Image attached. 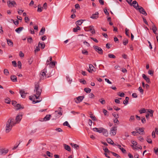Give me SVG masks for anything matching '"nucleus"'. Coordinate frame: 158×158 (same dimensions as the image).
<instances>
[{
	"label": "nucleus",
	"mask_w": 158,
	"mask_h": 158,
	"mask_svg": "<svg viewBox=\"0 0 158 158\" xmlns=\"http://www.w3.org/2000/svg\"><path fill=\"white\" fill-rule=\"evenodd\" d=\"M34 91L36 92V94L33 96L36 99H39L42 92V89L40 88L39 83L37 82L35 84Z\"/></svg>",
	"instance_id": "obj_1"
},
{
	"label": "nucleus",
	"mask_w": 158,
	"mask_h": 158,
	"mask_svg": "<svg viewBox=\"0 0 158 158\" xmlns=\"http://www.w3.org/2000/svg\"><path fill=\"white\" fill-rule=\"evenodd\" d=\"M11 120H8L6 127L5 131L6 133H9L11 130L13 126L10 124Z\"/></svg>",
	"instance_id": "obj_2"
},
{
	"label": "nucleus",
	"mask_w": 158,
	"mask_h": 158,
	"mask_svg": "<svg viewBox=\"0 0 158 158\" xmlns=\"http://www.w3.org/2000/svg\"><path fill=\"white\" fill-rule=\"evenodd\" d=\"M47 73V69H44L42 70L40 74V81H41L42 80H43L45 78H46V73Z\"/></svg>",
	"instance_id": "obj_3"
},
{
	"label": "nucleus",
	"mask_w": 158,
	"mask_h": 158,
	"mask_svg": "<svg viewBox=\"0 0 158 158\" xmlns=\"http://www.w3.org/2000/svg\"><path fill=\"white\" fill-rule=\"evenodd\" d=\"M134 8L137 10H139V12L144 15L146 16L147 15V13L145 10L141 6H140L138 8H137L135 6H134Z\"/></svg>",
	"instance_id": "obj_4"
},
{
	"label": "nucleus",
	"mask_w": 158,
	"mask_h": 158,
	"mask_svg": "<svg viewBox=\"0 0 158 158\" xmlns=\"http://www.w3.org/2000/svg\"><path fill=\"white\" fill-rule=\"evenodd\" d=\"M84 29L85 31H91V32L92 34L95 33V31L94 28V27L93 26H90L87 27H85Z\"/></svg>",
	"instance_id": "obj_5"
},
{
	"label": "nucleus",
	"mask_w": 158,
	"mask_h": 158,
	"mask_svg": "<svg viewBox=\"0 0 158 158\" xmlns=\"http://www.w3.org/2000/svg\"><path fill=\"white\" fill-rule=\"evenodd\" d=\"M117 127L113 126L110 129V134L111 135L114 136L116 134L117 132Z\"/></svg>",
	"instance_id": "obj_6"
},
{
	"label": "nucleus",
	"mask_w": 158,
	"mask_h": 158,
	"mask_svg": "<svg viewBox=\"0 0 158 158\" xmlns=\"http://www.w3.org/2000/svg\"><path fill=\"white\" fill-rule=\"evenodd\" d=\"M23 115V113L22 112H21L19 113L18 114V115L16 116L15 120L16 121L17 123H19L21 119L22 118V116Z\"/></svg>",
	"instance_id": "obj_7"
},
{
	"label": "nucleus",
	"mask_w": 158,
	"mask_h": 158,
	"mask_svg": "<svg viewBox=\"0 0 158 158\" xmlns=\"http://www.w3.org/2000/svg\"><path fill=\"white\" fill-rule=\"evenodd\" d=\"M7 5L9 7L12 8L17 5V4L15 1H9L7 2Z\"/></svg>",
	"instance_id": "obj_8"
},
{
	"label": "nucleus",
	"mask_w": 158,
	"mask_h": 158,
	"mask_svg": "<svg viewBox=\"0 0 158 158\" xmlns=\"http://www.w3.org/2000/svg\"><path fill=\"white\" fill-rule=\"evenodd\" d=\"M94 48L95 51L100 54H102L103 51L102 48L96 46H94Z\"/></svg>",
	"instance_id": "obj_9"
},
{
	"label": "nucleus",
	"mask_w": 158,
	"mask_h": 158,
	"mask_svg": "<svg viewBox=\"0 0 158 158\" xmlns=\"http://www.w3.org/2000/svg\"><path fill=\"white\" fill-rule=\"evenodd\" d=\"M84 98V96H79L74 99L75 102L77 103H79L82 101Z\"/></svg>",
	"instance_id": "obj_10"
},
{
	"label": "nucleus",
	"mask_w": 158,
	"mask_h": 158,
	"mask_svg": "<svg viewBox=\"0 0 158 158\" xmlns=\"http://www.w3.org/2000/svg\"><path fill=\"white\" fill-rule=\"evenodd\" d=\"M135 130L137 133H138L140 135H142L144 132V128L137 127L135 128Z\"/></svg>",
	"instance_id": "obj_11"
},
{
	"label": "nucleus",
	"mask_w": 158,
	"mask_h": 158,
	"mask_svg": "<svg viewBox=\"0 0 158 158\" xmlns=\"http://www.w3.org/2000/svg\"><path fill=\"white\" fill-rule=\"evenodd\" d=\"M63 110L62 109L61 107H59L57 110L55 111V113L56 115L59 114L60 115H62Z\"/></svg>",
	"instance_id": "obj_12"
},
{
	"label": "nucleus",
	"mask_w": 158,
	"mask_h": 158,
	"mask_svg": "<svg viewBox=\"0 0 158 158\" xmlns=\"http://www.w3.org/2000/svg\"><path fill=\"white\" fill-rule=\"evenodd\" d=\"M104 129V128L102 127H100L99 128L95 127L93 129V130L94 131H97L99 133H101L103 131Z\"/></svg>",
	"instance_id": "obj_13"
},
{
	"label": "nucleus",
	"mask_w": 158,
	"mask_h": 158,
	"mask_svg": "<svg viewBox=\"0 0 158 158\" xmlns=\"http://www.w3.org/2000/svg\"><path fill=\"white\" fill-rule=\"evenodd\" d=\"M98 12H96L95 13L93 14L90 18L93 19H96L98 18Z\"/></svg>",
	"instance_id": "obj_14"
},
{
	"label": "nucleus",
	"mask_w": 158,
	"mask_h": 158,
	"mask_svg": "<svg viewBox=\"0 0 158 158\" xmlns=\"http://www.w3.org/2000/svg\"><path fill=\"white\" fill-rule=\"evenodd\" d=\"M19 93L21 94V97L23 98H25L26 95L27 94V93H25L24 90H20Z\"/></svg>",
	"instance_id": "obj_15"
},
{
	"label": "nucleus",
	"mask_w": 158,
	"mask_h": 158,
	"mask_svg": "<svg viewBox=\"0 0 158 158\" xmlns=\"http://www.w3.org/2000/svg\"><path fill=\"white\" fill-rule=\"evenodd\" d=\"M8 149H0V155H6L8 152Z\"/></svg>",
	"instance_id": "obj_16"
},
{
	"label": "nucleus",
	"mask_w": 158,
	"mask_h": 158,
	"mask_svg": "<svg viewBox=\"0 0 158 158\" xmlns=\"http://www.w3.org/2000/svg\"><path fill=\"white\" fill-rule=\"evenodd\" d=\"M8 120H11L10 124L13 126H14L16 124L18 123L17 122L15 119V120L13 118H10Z\"/></svg>",
	"instance_id": "obj_17"
},
{
	"label": "nucleus",
	"mask_w": 158,
	"mask_h": 158,
	"mask_svg": "<svg viewBox=\"0 0 158 158\" xmlns=\"http://www.w3.org/2000/svg\"><path fill=\"white\" fill-rule=\"evenodd\" d=\"M51 117V115L50 114H47L43 118L44 121H46L49 120Z\"/></svg>",
	"instance_id": "obj_18"
},
{
	"label": "nucleus",
	"mask_w": 158,
	"mask_h": 158,
	"mask_svg": "<svg viewBox=\"0 0 158 158\" xmlns=\"http://www.w3.org/2000/svg\"><path fill=\"white\" fill-rule=\"evenodd\" d=\"M143 78L148 83H150V80L149 78L147 77L145 74H142Z\"/></svg>",
	"instance_id": "obj_19"
},
{
	"label": "nucleus",
	"mask_w": 158,
	"mask_h": 158,
	"mask_svg": "<svg viewBox=\"0 0 158 158\" xmlns=\"http://www.w3.org/2000/svg\"><path fill=\"white\" fill-rule=\"evenodd\" d=\"M107 142L109 143V144H110L112 145H113L114 146L116 145L114 143V142H113V141L110 138H108L107 139Z\"/></svg>",
	"instance_id": "obj_20"
},
{
	"label": "nucleus",
	"mask_w": 158,
	"mask_h": 158,
	"mask_svg": "<svg viewBox=\"0 0 158 158\" xmlns=\"http://www.w3.org/2000/svg\"><path fill=\"white\" fill-rule=\"evenodd\" d=\"M89 70L88 69V71L89 73H92L94 71V68L93 65L92 64H89Z\"/></svg>",
	"instance_id": "obj_21"
},
{
	"label": "nucleus",
	"mask_w": 158,
	"mask_h": 158,
	"mask_svg": "<svg viewBox=\"0 0 158 158\" xmlns=\"http://www.w3.org/2000/svg\"><path fill=\"white\" fill-rule=\"evenodd\" d=\"M64 148L65 150H67L69 152H70L71 151V148L67 144H64Z\"/></svg>",
	"instance_id": "obj_22"
},
{
	"label": "nucleus",
	"mask_w": 158,
	"mask_h": 158,
	"mask_svg": "<svg viewBox=\"0 0 158 158\" xmlns=\"http://www.w3.org/2000/svg\"><path fill=\"white\" fill-rule=\"evenodd\" d=\"M24 29V28L23 27H20L17 29H16L15 30V31L16 32H17L18 33H19L20 32Z\"/></svg>",
	"instance_id": "obj_23"
},
{
	"label": "nucleus",
	"mask_w": 158,
	"mask_h": 158,
	"mask_svg": "<svg viewBox=\"0 0 158 158\" xmlns=\"http://www.w3.org/2000/svg\"><path fill=\"white\" fill-rule=\"evenodd\" d=\"M15 107H16V110H18L21 109H23L24 108V107L22 106L20 104H17Z\"/></svg>",
	"instance_id": "obj_24"
},
{
	"label": "nucleus",
	"mask_w": 158,
	"mask_h": 158,
	"mask_svg": "<svg viewBox=\"0 0 158 158\" xmlns=\"http://www.w3.org/2000/svg\"><path fill=\"white\" fill-rule=\"evenodd\" d=\"M85 20H82V19H80L79 20H77V22H76V24L77 25H81L83 21H85Z\"/></svg>",
	"instance_id": "obj_25"
},
{
	"label": "nucleus",
	"mask_w": 158,
	"mask_h": 158,
	"mask_svg": "<svg viewBox=\"0 0 158 158\" xmlns=\"http://www.w3.org/2000/svg\"><path fill=\"white\" fill-rule=\"evenodd\" d=\"M45 28L44 27H42L39 33L40 35H43L44 33Z\"/></svg>",
	"instance_id": "obj_26"
},
{
	"label": "nucleus",
	"mask_w": 158,
	"mask_h": 158,
	"mask_svg": "<svg viewBox=\"0 0 158 158\" xmlns=\"http://www.w3.org/2000/svg\"><path fill=\"white\" fill-rule=\"evenodd\" d=\"M71 145L74 148H76V149H78L79 148V146L77 144H74V143H70Z\"/></svg>",
	"instance_id": "obj_27"
},
{
	"label": "nucleus",
	"mask_w": 158,
	"mask_h": 158,
	"mask_svg": "<svg viewBox=\"0 0 158 158\" xmlns=\"http://www.w3.org/2000/svg\"><path fill=\"white\" fill-rule=\"evenodd\" d=\"M132 5H133V6L134 7L135 6L137 8H138L140 6H139L138 3L136 1H134L132 3Z\"/></svg>",
	"instance_id": "obj_28"
},
{
	"label": "nucleus",
	"mask_w": 158,
	"mask_h": 158,
	"mask_svg": "<svg viewBox=\"0 0 158 158\" xmlns=\"http://www.w3.org/2000/svg\"><path fill=\"white\" fill-rule=\"evenodd\" d=\"M103 131L102 132L103 135L106 137L108 135V132L107 130L104 129Z\"/></svg>",
	"instance_id": "obj_29"
},
{
	"label": "nucleus",
	"mask_w": 158,
	"mask_h": 158,
	"mask_svg": "<svg viewBox=\"0 0 158 158\" xmlns=\"http://www.w3.org/2000/svg\"><path fill=\"white\" fill-rule=\"evenodd\" d=\"M10 78L11 80L13 81V82H16L17 81V77H16L15 76H12L10 77Z\"/></svg>",
	"instance_id": "obj_30"
},
{
	"label": "nucleus",
	"mask_w": 158,
	"mask_h": 158,
	"mask_svg": "<svg viewBox=\"0 0 158 158\" xmlns=\"http://www.w3.org/2000/svg\"><path fill=\"white\" fill-rule=\"evenodd\" d=\"M6 40L7 44L9 46H13V43L9 39H6Z\"/></svg>",
	"instance_id": "obj_31"
},
{
	"label": "nucleus",
	"mask_w": 158,
	"mask_h": 158,
	"mask_svg": "<svg viewBox=\"0 0 158 158\" xmlns=\"http://www.w3.org/2000/svg\"><path fill=\"white\" fill-rule=\"evenodd\" d=\"M152 30L153 31V33L155 34L156 35L157 34L156 31L157 30V29L156 27L154 25L152 26Z\"/></svg>",
	"instance_id": "obj_32"
},
{
	"label": "nucleus",
	"mask_w": 158,
	"mask_h": 158,
	"mask_svg": "<svg viewBox=\"0 0 158 158\" xmlns=\"http://www.w3.org/2000/svg\"><path fill=\"white\" fill-rule=\"evenodd\" d=\"M148 112L149 113V114H150V116L151 117H152L153 115V113L154 112V111L152 110L151 109H148L147 110Z\"/></svg>",
	"instance_id": "obj_33"
},
{
	"label": "nucleus",
	"mask_w": 158,
	"mask_h": 158,
	"mask_svg": "<svg viewBox=\"0 0 158 158\" xmlns=\"http://www.w3.org/2000/svg\"><path fill=\"white\" fill-rule=\"evenodd\" d=\"M99 101L100 102V103L102 104H104L106 103V101L104 98H102L99 100Z\"/></svg>",
	"instance_id": "obj_34"
},
{
	"label": "nucleus",
	"mask_w": 158,
	"mask_h": 158,
	"mask_svg": "<svg viewBox=\"0 0 158 158\" xmlns=\"http://www.w3.org/2000/svg\"><path fill=\"white\" fill-rule=\"evenodd\" d=\"M129 100V98L127 97H126L125 98V100H124L123 101V104L125 105L127 104L128 103Z\"/></svg>",
	"instance_id": "obj_35"
},
{
	"label": "nucleus",
	"mask_w": 158,
	"mask_h": 158,
	"mask_svg": "<svg viewBox=\"0 0 158 158\" xmlns=\"http://www.w3.org/2000/svg\"><path fill=\"white\" fill-rule=\"evenodd\" d=\"M147 109H146L144 108L141 109L139 111V112L140 114H142L143 113H145L146 112V110Z\"/></svg>",
	"instance_id": "obj_36"
},
{
	"label": "nucleus",
	"mask_w": 158,
	"mask_h": 158,
	"mask_svg": "<svg viewBox=\"0 0 158 158\" xmlns=\"http://www.w3.org/2000/svg\"><path fill=\"white\" fill-rule=\"evenodd\" d=\"M40 47L41 48L44 49L45 48V45L44 42L43 44L39 42L38 44V46L40 47Z\"/></svg>",
	"instance_id": "obj_37"
},
{
	"label": "nucleus",
	"mask_w": 158,
	"mask_h": 158,
	"mask_svg": "<svg viewBox=\"0 0 158 158\" xmlns=\"http://www.w3.org/2000/svg\"><path fill=\"white\" fill-rule=\"evenodd\" d=\"M128 43V40L126 39L125 38L123 41V44L124 45H126Z\"/></svg>",
	"instance_id": "obj_38"
},
{
	"label": "nucleus",
	"mask_w": 158,
	"mask_h": 158,
	"mask_svg": "<svg viewBox=\"0 0 158 158\" xmlns=\"http://www.w3.org/2000/svg\"><path fill=\"white\" fill-rule=\"evenodd\" d=\"M110 153H111L114 156L116 157L117 158H120V156L116 153L112 152H110Z\"/></svg>",
	"instance_id": "obj_39"
},
{
	"label": "nucleus",
	"mask_w": 158,
	"mask_h": 158,
	"mask_svg": "<svg viewBox=\"0 0 158 158\" xmlns=\"http://www.w3.org/2000/svg\"><path fill=\"white\" fill-rule=\"evenodd\" d=\"M125 34L126 35L128 36V37H130V35L129 32V30L127 28H126L125 29Z\"/></svg>",
	"instance_id": "obj_40"
},
{
	"label": "nucleus",
	"mask_w": 158,
	"mask_h": 158,
	"mask_svg": "<svg viewBox=\"0 0 158 158\" xmlns=\"http://www.w3.org/2000/svg\"><path fill=\"white\" fill-rule=\"evenodd\" d=\"M84 90L85 92L87 93H89L91 91V89L89 88H85L84 89Z\"/></svg>",
	"instance_id": "obj_41"
},
{
	"label": "nucleus",
	"mask_w": 158,
	"mask_h": 158,
	"mask_svg": "<svg viewBox=\"0 0 158 158\" xmlns=\"http://www.w3.org/2000/svg\"><path fill=\"white\" fill-rule=\"evenodd\" d=\"M63 125L64 126H67L68 127H69L70 128L71 127V126L69 124V123H68V122L67 121H65V122H64L63 123Z\"/></svg>",
	"instance_id": "obj_42"
},
{
	"label": "nucleus",
	"mask_w": 158,
	"mask_h": 158,
	"mask_svg": "<svg viewBox=\"0 0 158 158\" xmlns=\"http://www.w3.org/2000/svg\"><path fill=\"white\" fill-rule=\"evenodd\" d=\"M108 56L111 58L114 59L115 58V56L113 54H109L108 55Z\"/></svg>",
	"instance_id": "obj_43"
},
{
	"label": "nucleus",
	"mask_w": 158,
	"mask_h": 158,
	"mask_svg": "<svg viewBox=\"0 0 158 158\" xmlns=\"http://www.w3.org/2000/svg\"><path fill=\"white\" fill-rule=\"evenodd\" d=\"M5 102L7 104H10V99L9 98H7L5 99Z\"/></svg>",
	"instance_id": "obj_44"
},
{
	"label": "nucleus",
	"mask_w": 158,
	"mask_h": 158,
	"mask_svg": "<svg viewBox=\"0 0 158 158\" xmlns=\"http://www.w3.org/2000/svg\"><path fill=\"white\" fill-rule=\"evenodd\" d=\"M117 94L121 97H124L125 95V94L123 93H121L120 92L118 93Z\"/></svg>",
	"instance_id": "obj_45"
},
{
	"label": "nucleus",
	"mask_w": 158,
	"mask_h": 158,
	"mask_svg": "<svg viewBox=\"0 0 158 158\" xmlns=\"http://www.w3.org/2000/svg\"><path fill=\"white\" fill-rule=\"evenodd\" d=\"M4 73L6 76H8L9 74V72L7 69H5L4 70Z\"/></svg>",
	"instance_id": "obj_46"
},
{
	"label": "nucleus",
	"mask_w": 158,
	"mask_h": 158,
	"mask_svg": "<svg viewBox=\"0 0 158 158\" xmlns=\"http://www.w3.org/2000/svg\"><path fill=\"white\" fill-rule=\"evenodd\" d=\"M154 152L157 155H158V148L156 147H155L154 148Z\"/></svg>",
	"instance_id": "obj_47"
},
{
	"label": "nucleus",
	"mask_w": 158,
	"mask_h": 158,
	"mask_svg": "<svg viewBox=\"0 0 158 158\" xmlns=\"http://www.w3.org/2000/svg\"><path fill=\"white\" fill-rule=\"evenodd\" d=\"M55 65V63L53 61H51L50 63V66L52 67H54Z\"/></svg>",
	"instance_id": "obj_48"
},
{
	"label": "nucleus",
	"mask_w": 158,
	"mask_h": 158,
	"mask_svg": "<svg viewBox=\"0 0 158 158\" xmlns=\"http://www.w3.org/2000/svg\"><path fill=\"white\" fill-rule=\"evenodd\" d=\"M18 63V68L19 69H21V66H22V64L21 63L20 61H18L17 62Z\"/></svg>",
	"instance_id": "obj_49"
},
{
	"label": "nucleus",
	"mask_w": 158,
	"mask_h": 158,
	"mask_svg": "<svg viewBox=\"0 0 158 158\" xmlns=\"http://www.w3.org/2000/svg\"><path fill=\"white\" fill-rule=\"evenodd\" d=\"M147 141L148 143H151L152 142V139L150 138H149L148 137L147 138Z\"/></svg>",
	"instance_id": "obj_50"
},
{
	"label": "nucleus",
	"mask_w": 158,
	"mask_h": 158,
	"mask_svg": "<svg viewBox=\"0 0 158 158\" xmlns=\"http://www.w3.org/2000/svg\"><path fill=\"white\" fill-rule=\"evenodd\" d=\"M66 79L68 81L69 83L70 84L72 82V80L71 79L69 76H66Z\"/></svg>",
	"instance_id": "obj_51"
},
{
	"label": "nucleus",
	"mask_w": 158,
	"mask_h": 158,
	"mask_svg": "<svg viewBox=\"0 0 158 158\" xmlns=\"http://www.w3.org/2000/svg\"><path fill=\"white\" fill-rule=\"evenodd\" d=\"M135 119V117L134 115H131L129 119V121L131 122Z\"/></svg>",
	"instance_id": "obj_52"
},
{
	"label": "nucleus",
	"mask_w": 158,
	"mask_h": 158,
	"mask_svg": "<svg viewBox=\"0 0 158 158\" xmlns=\"http://www.w3.org/2000/svg\"><path fill=\"white\" fill-rule=\"evenodd\" d=\"M82 52L83 54L84 55H88V52L86 50H82Z\"/></svg>",
	"instance_id": "obj_53"
},
{
	"label": "nucleus",
	"mask_w": 158,
	"mask_h": 158,
	"mask_svg": "<svg viewBox=\"0 0 158 158\" xmlns=\"http://www.w3.org/2000/svg\"><path fill=\"white\" fill-rule=\"evenodd\" d=\"M71 113L74 115H75L76 114H78L80 113L79 112H75L74 111H71Z\"/></svg>",
	"instance_id": "obj_54"
},
{
	"label": "nucleus",
	"mask_w": 158,
	"mask_h": 158,
	"mask_svg": "<svg viewBox=\"0 0 158 158\" xmlns=\"http://www.w3.org/2000/svg\"><path fill=\"white\" fill-rule=\"evenodd\" d=\"M27 42L28 43H31L32 41V39L31 37H29L27 39Z\"/></svg>",
	"instance_id": "obj_55"
},
{
	"label": "nucleus",
	"mask_w": 158,
	"mask_h": 158,
	"mask_svg": "<svg viewBox=\"0 0 158 158\" xmlns=\"http://www.w3.org/2000/svg\"><path fill=\"white\" fill-rule=\"evenodd\" d=\"M154 71L152 70H149L148 72V73L149 74L152 76L153 74Z\"/></svg>",
	"instance_id": "obj_56"
},
{
	"label": "nucleus",
	"mask_w": 158,
	"mask_h": 158,
	"mask_svg": "<svg viewBox=\"0 0 158 158\" xmlns=\"http://www.w3.org/2000/svg\"><path fill=\"white\" fill-rule=\"evenodd\" d=\"M138 89L139 92L141 93V94H143V90L142 89V88L141 87H139Z\"/></svg>",
	"instance_id": "obj_57"
},
{
	"label": "nucleus",
	"mask_w": 158,
	"mask_h": 158,
	"mask_svg": "<svg viewBox=\"0 0 158 158\" xmlns=\"http://www.w3.org/2000/svg\"><path fill=\"white\" fill-rule=\"evenodd\" d=\"M80 82L81 83H82L84 84H86V81L84 79H80Z\"/></svg>",
	"instance_id": "obj_58"
},
{
	"label": "nucleus",
	"mask_w": 158,
	"mask_h": 158,
	"mask_svg": "<svg viewBox=\"0 0 158 158\" xmlns=\"http://www.w3.org/2000/svg\"><path fill=\"white\" fill-rule=\"evenodd\" d=\"M113 115L115 118H118V114H116L115 113L113 114Z\"/></svg>",
	"instance_id": "obj_59"
},
{
	"label": "nucleus",
	"mask_w": 158,
	"mask_h": 158,
	"mask_svg": "<svg viewBox=\"0 0 158 158\" xmlns=\"http://www.w3.org/2000/svg\"><path fill=\"white\" fill-rule=\"evenodd\" d=\"M25 22L27 23L30 20L27 17H25L24 18Z\"/></svg>",
	"instance_id": "obj_60"
},
{
	"label": "nucleus",
	"mask_w": 158,
	"mask_h": 158,
	"mask_svg": "<svg viewBox=\"0 0 158 158\" xmlns=\"http://www.w3.org/2000/svg\"><path fill=\"white\" fill-rule=\"evenodd\" d=\"M90 117L92 118V119L93 120H96V117L94 116H92V114H90Z\"/></svg>",
	"instance_id": "obj_61"
},
{
	"label": "nucleus",
	"mask_w": 158,
	"mask_h": 158,
	"mask_svg": "<svg viewBox=\"0 0 158 158\" xmlns=\"http://www.w3.org/2000/svg\"><path fill=\"white\" fill-rule=\"evenodd\" d=\"M94 97V95L93 93H91L89 94V97L90 98H93Z\"/></svg>",
	"instance_id": "obj_62"
},
{
	"label": "nucleus",
	"mask_w": 158,
	"mask_h": 158,
	"mask_svg": "<svg viewBox=\"0 0 158 158\" xmlns=\"http://www.w3.org/2000/svg\"><path fill=\"white\" fill-rule=\"evenodd\" d=\"M19 56L20 57H23L24 56V54L22 51H20L19 53Z\"/></svg>",
	"instance_id": "obj_63"
},
{
	"label": "nucleus",
	"mask_w": 158,
	"mask_h": 158,
	"mask_svg": "<svg viewBox=\"0 0 158 158\" xmlns=\"http://www.w3.org/2000/svg\"><path fill=\"white\" fill-rule=\"evenodd\" d=\"M11 102L12 105L15 106L17 104V102L15 101H12Z\"/></svg>",
	"instance_id": "obj_64"
}]
</instances>
